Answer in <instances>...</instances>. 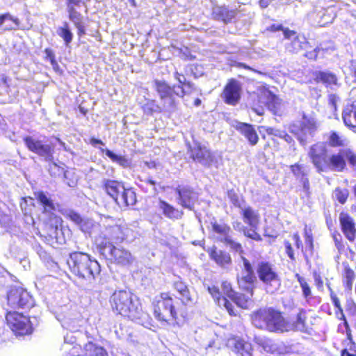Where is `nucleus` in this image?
<instances>
[{
    "mask_svg": "<svg viewBox=\"0 0 356 356\" xmlns=\"http://www.w3.org/2000/svg\"><path fill=\"white\" fill-rule=\"evenodd\" d=\"M70 271L79 278L92 283L99 275L100 265L95 259L81 252L71 253L67 260Z\"/></svg>",
    "mask_w": 356,
    "mask_h": 356,
    "instance_id": "f257e3e1",
    "label": "nucleus"
},
{
    "mask_svg": "<svg viewBox=\"0 0 356 356\" xmlns=\"http://www.w3.org/2000/svg\"><path fill=\"white\" fill-rule=\"evenodd\" d=\"M110 302L113 310L131 321L140 320L144 315L138 298L129 291H115L110 298Z\"/></svg>",
    "mask_w": 356,
    "mask_h": 356,
    "instance_id": "f03ea898",
    "label": "nucleus"
},
{
    "mask_svg": "<svg viewBox=\"0 0 356 356\" xmlns=\"http://www.w3.org/2000/svg\"><path fill=\"white\" fill-rule=\"evenodd\" d=\"M252 321L258 328L269 332L283 333L291 331L292 326L282 314L273 308H261L252 315Z\"/></svg>",
    "mask_w": 356,
    "mask_h": 356,
    "instance_id": "7ed1b4c3",
    "label": "nucleus"
},
{
    "mask_svg": "<svg viewBox=\"0 0 356 356\" xmlns=\"http://www.w3.org/2000/svg\"><path fill=\"white\" fill-rule=\"evenodd\" d=\"M154 314L157 320L173 326L181 327L184 321L177 317L173 298L169 293H162L157 298L154 303Z\"/></svg>",
    "mask_w": 356,
    "mask_h": 356,
    "instance_id": "20e7f679",
    "label": "nucleus"
},
{
    "mask_svg": "<svg viewBox=\"0 0 356 356\" xmlns=\"http://www.w3.org/2000/svg\"><path fill=\"white\" fill-rule=\"evenodd\" d=\"M104 188L120 207H128L135 204L136 193L131 189H125L124 185L118 181L105 180Z\"/></svg>",
    "mask_w": 356,
    "mask_h": 356,
    "instance_id": "39448f33",
    "label": "nucleus"
},
{
    "mask_svg": "<svg viewBox=\"0 0 356 356\" xmlns=\"http://www.w3.org/2000/svg\"><path fill=\"white\" fill-rule=\"evenodd\" d=\"M319 127L316 119L312 116L303 115L300 121L292 123L289 127L290 132L296 136L297 138L302 144L312 138Z\"/></svg>",
    "mask_w": 356,
    "mask_h": 356,
    "instance_id": "423d86ee",
    "label": "nucleus"
},
{
    "mask_svg": "<svg viewBox=\"0 0 356 356\" xmlns=\"http://www.w3.org/2000/svg\"><path fill=\"white\" fill-rule=\"evenodd\" d=\"M99 250L102 255L113 262L122 265L128 266L133 262L134 258L131 252L119 246L116 247L111 241L102 242L99 244Z\"/></svg>",
    "mask_w": 356,
    "mask_h": 356,
    "instance_id": "0eeeda50",
    "label": "nucleus"
},
{
    "mask_svg": "<svg viewBox=\"0 0 356 356\" xmlns=\"http://www.w3.org/2000/svg\"><path fill=\"white\" fill-rule=\"evenodd\" d=\"M6 321L8 327L15 335H26L33 331L34 322L30 318L17 312H9L6 315Z\"/></svg>",
    "mask_w": 356,
    "mask_h": 356,
    "instance_id": "6e6552de",
    "label": "nucleus"
},
{
    "mask_svg": "<svg viewBox=\"0 0 356 356\" xmlns=\"http://www.w3.org/2000/svg\"><path fill=\"white\" fill-rule=\"evenodd\" d=\"M308 156L317 172H326L328 155L327 148L323 143L319 142L312 145L309 147Z\"/></svg>",
    "mask_w": 356,
    "mask_h": 356,
    "instance_id": "1a4fd4ad",
    "label": "nucleus"
},
{
    "mask_svg": "<svg viewBox=\"0 0 356 356\" xmlns=\"http://www.w3.org/2000/svg\"><path fill=\"white\" fill-rule=\"evenodd\" d=\"M154 88L158 93L163 107L168 111H172L175 108V95L177 92V87H171L165 81L155 80Z\"/></svg>",
    "mask_w": 356,
    "mask_h": 356,
    "instance_id": "9d476101",
    "label": "nucleus"
},
{
    "mask_svg": "<svg viewBox=\"0 0 356 356\" xmlns=\"http://www.w3.org/2000/svg\"><path fill=\"white\" fill-rule=\"evenodd\" d=\"M257 273L259 280L266 285H280V278L274 266L266 261L258 262Z\"/></svg>",
    "mask_w": 356,
    "mask_h": 356,
    "instance_id": "9b49d317",
    "label": "nucleus"
},
{
    "mask_svg": "<svg viewBox=\"0 0 356 356\" xmlns=\"http://www.w3.org/2000/svg\"><path fill=\"white\" fill-rule=\"evenodd\" d=\"M241 85L235 79H230L224 88L221 97L227 104L236 105L241 96Z\"/></svg>",
    "mask_w": 356,
    "mask_h": 356,
    "instance_id": "f8f14e48",
    "label": "nucleus"
},
{
    "mask_svg": "<svg viewBox=\"0 0 356 356\" xmlns=\"http://www.w3.org/2000/svg\"><path fill=\"white\" fill-rule=\"evenodd\" d=\"M284 37L289 42L285 43L286 49L291 53H298L303 49H306L308 45L306 38L302 35H298L297 33L286 29L284 31Z\"/></svg>",
    "mask_w": 356,
    "mask_h": 356,
    "instance_id": "ddd939ff",
    "label": "nucleus"
},
{
    "mask_svg": "<svg viewBox=\"0 0 356 356\" xmlns=\"http://www.w3.org/2000/svg\"><path fill=\"white\" fill-rule=\"evenodd\" d=\"M27 148L44 157L47 161H51L53 159V149L49 145H44L41 141L33 139L31 136H27L24 138Z\"/></svg>",
    "mask_w": 356,
    "mask_h": 356,
    "instance_id": "4468645a",
    "label": "nucleus"
},
{
    "mask_svg": "<svg viewBox=\"0 0 356 356\" xmlns=\"http://www.w3.org/2000/svg\"><path fill=\"white\" fill-rule=\"evenodd\" d=\"M349 149H341L337 154L328 156L326 172L329 170L341 172L346 167L345 159L348 160Z\"/></svg>",
    "mask_w": 356,
    "mask_h": 356,
    "instance_id": "2eb2a0df",
    "label": "nucleus"
},
{
    "mask_svg": "<svg viewBox=\"0 0 356 356\" xmlns=\"http://www.w3.org/2000/svg\"><path fill=\"white\" fill-rule=\"evenodd\" d=\"M176 193L179 196L178 203L183 207L191 210L197 199V193L188 186H179L176 188Z\"/></svg>",
    "mask_w": 356,
    "mask_h": 356,
    "instance_id": "dca6fc26",
    "label": "nucleus"
},
{
    "mask_svg": "<svg viewBox=\"0 0 356 356\" xmlns=\"http://www.w3.org/2000/svg\"><path fill=\"white\" fill-rule=\"evenodd\" d=\"M290 169L296 179L302 184L304 191L308 193L310 188L308 179L309 168L304 164L295 163L290 165Z\"/></svg>",
    "mask_w": 356,
    "mask_h": 356,
    "instance_id": "f3484780",
    "label": "nucleus"
},
{
    "mask_svg": "<svg viewBox=\"0 0 356 356\" xmlns=\"http://www.w3.org/2000/svg\"><path fill=\"white\" fill-rule=\"evenodd\" d=\"M191 152V157L196 162L200 163L203 165H209L212 162V156L210 151L204 146L200 144L196 145L195 147H189Z\"/></svg>",
    "mask_w": 356,
    "mask_h": 356,
    "instance_id": "a211bd4d",
    "label": "nucleus"
},
{
    "mask_svg": "<svg viewBox=\"0 0 356 356\" xmlns=\"http://www.w3.org/2000/svg\"><path fill=\"white\" fill-rule=\"evenodd\" d=\"M339 222L341 230L348 240L353 241L356 236L355 223L353 219L347 213H341Z\"/></svg>",
    "mask_w": 356,
    "mask_h": 356,
    "instance_id": "6ab92c4d",
    "label": "nucleus"
},
{
    "mask_svg": "<svg viewBox=\"0 0 356 356\" xmlns=\"http://www.w3.org/2000/svg\"><path fill=\"white\" fill-rule=\"evenodd\" d=\"M237 13V10H229L224 6H216L212 9L213 18L218 21H222L225 24L231 22L236 17Z\"/></svg>",
    "mask_w": 356,
    "mask_h": 356,
    "instance_id": "aec40b11",
    "label": "nucleus"
},
{
    "mask_svg": "<svg viewBox=\"0 0 356 356\" xmlns=\"http://www.w3.org/2000/svg\"><path fill=\"white\" fill-rule=\"evenodd\" d=\"M234 127L238 131L244 136V137L248 140L250 145H255L258 143V135L252 124L236 122Z\"/></svg>",
    "mask_w": 356,
    "mask_h": 356,
    "instance_id": "412c9836",
    "label": "nucleus"
},
{
    "mask_svg": "<svg viewBox=\"0 0 356 356\" xmlns=\"http://www.w3.org/2000/svg\"><path fill=\"white\" fill-rule=\"evenodd\" d=\"M108 241L121 243L127 239L131 230L125 225H115L108 229Z\"/></svg>",
    "mask_w": 356,
    "mask_h": 356,
    "instance_id": "4be33fe9",
    "label": "nucleus"
},
{
    "mask_svg": "<svg viewBox=\"0 0 356 356\" xmlns=\"http://www.w3.org/2000/svg\"><path fill=\"white\" fill-rule=\"evenodd\" d=\"M212 231L216 239L222 243H225L232 236V230L225 223L211 222Z\"/></svg>",
    "mask_w": 356,
    "mask_h": 356,
    "instance_id": "5701e85b",
    "label": "nucleus"
},
{
    "mask_svg": "<svg viewBox=\"0 0 356 356\" xmlns=\"http://www.w3.org/2000/svg\"><path fill=\"white\" fill-rule=\"evenodd\" d=\"M241 213L245 223L248 224L250 227L258 228L260 216L257 211L250 207H246L241 208Z\"/></svg>",
    "mask_w": 356,
    "mask_h": 356,
    "instance_id": "b1692460",
    "label": "nucleus"
},
{
    "mask_svg": "<svg viewBox=\"0 0 356 356\" xmlns=\"http://www.w3.org/2000/svg\"><path fill=\"white\" fill-rule=\"evenodd\" d=\"M232 350L239 356H252V347L250 343L243 339H233L230 342Z\"/></svg>",
    "mask_w": 356,
    "mask_h": 356,
    "instance_id": "393cba45",
    "label": "nucleus"
},
{
    "mask_svg": "<svg viewBox=\"0 0 356 356\" xmlns=\"http://www.w3.org/2000/svg\"><path fill=\"white\" fill-rule=\"evenodd\" d=\"M342 118L346 126L356 127V101L346 106L343 111Z\"/></svg>",
    "mask_w": 356,
    "mask_h": 356,
    "instance_id": "a878e982",
    "label": "nucleus"
},
{
    "mask_svg": "<svg viewBox=\"0 0 356 356\" xmlns=\"http://www.w3.org/2000/svg\"><path fill=\"white\" fill-rule=\"evenodd\" d=\"M174 288L179 293V298L183 304L186 305H192L195 303L194 298L191 296L188 288L183 282H175Z\"/></svg>",
    "mask_w": 356,
    "mask_h": 356,
    "instance_id": "bb28decb",
    "label": "nucleus"
},
{
    "mask_svg": "<svg viewBox=\"0 0 356 356\" xmlns=\"http://www.w3.org/2000/svg\"><path fill=\"white\" fill-rule=\"evenodd\" d=\"M238 283L239 286L247 291H252L253 284L256 280L254 273L241 272L238 275Z\"/></svg>",
    "mask_w": 356,
    "mask_h": 356,
    "instance_id": "cd10ccee",
    "label": "nucleus"
},
{
    "mask_svg": "<svg viewBox=\"0 0 356 356\" xmlns=\"http://www.w3.org/2000/svg\"><path fill=\"white\" fill-rule=\"evenodd\" d=\"M314 79L316 82H321L327 87L332 88L337 85V78L336 75L330 72L318 71L314 73Z\"/></svg>",
    "mask_w": 356,
    "mask_h": 356,
    "instance_id": "c85d7f7f",
    "label": "nucleus"
},
{
    "mask_svg": "<svg viewBox=\"0 0 356 356\" xmlns=\"http://www.w3.org/2000/svg\"><path fill=\"white\" fill-rule=\"evenodd\" d=\"M266 97V106L275 115H281V100L270 91L264 94Z\"/></svg>",
    "mask_w": 356,
    "mask_h": 356,
    "instance_id": "c756f323",
    "label": "nucleus"
},
{
    "mask_svg": "<svg viewBox=\"0 0 356 356\" xmlns=\"http://www.w3.org/2000/svg\"><path fill=\"white\" fill-rule=\"evenodd\" d=\"M211 258L221 267H225L232 261L229 254L220 250L214 248L210 252Z\"/></svg>",
    "mask_w": 356,
    "mask_h": 356,
    "instance_id": "7c9ffc66",
    "label": "nucleus"
},
{
    "mask_svg": "<svg viewBox=\"0 0 356 356\" xmlns=\"http://www.w3.org/2000/svg\"><path fill=\"white\" fill-rule=\"evenodd\" d=\"M158 207L166 218L170 219H179L182 216L181 211L176 209L172 205L169 204L163 200L159 201Z\"/></svg>",
    "mask_w": 356,
    "mask_h": 356,
    "instance_id": "2f4dec72",
    "label": "nucleus"
},
{
    "mask_svg": "<svg viewBox=\"0 0 356 356\" xmlns=\"http://www.w3.org/2000/svg\"><path fill=\"white\" fill-rule=\"evenodd\" d=\"M255 342L266 353H275L278 351V344L269 338L258 337L255 338Z\"/></svg>",
    "mask_w": 356,
    "mask_h": 356,
    "instance_id": "473e14b6",
    "label": "nucleus"
},
{
    "mask_svg": "<svg viewBox=\"0 0 356 356\" xmlns=\"http://www.w3.org/2000/svg\"><path fill=\"white\" fill-rule=\"evenodd\" d=\"M327 143L332 147H343L346 145V139L337 131H331L327 134Z\"/></svg>",
    "mask_w": 356,
    "mask_h": 356,
    "instance_id": "72a5a7b5",
    "label": "nucleus"
},
{
    "mask_svg": "<svg viewBox=\"0 0 356 356\" xmlns=\"http://www.w3.org/2000/svg\"><path fill=\"white\" fill-rule=\"evenodd\" d=\"M22 290L23 289L20 287H13L8 293V303L13 309L19 307Z\"/></svg>",
    "mask_w": 356,
    "mask_h": 356,
    "instance_id": "f704fd0d",
    "label": "nucleus"
},
{
    "mask_svg": "<svg viewBox=\"0 0 356 356\" xmlns=\"http://www.w3.org/2000/svg\"><path fill=\"white\" fill-rule=\"evenodd\" d=\"M79 227L83 232L88 233L90 236H92L98 232L99 225L95 222L93 220L83 218Z\"/></svg>",
    "mask_w": 356,
    "mask_h": 356,
    "instance_id": "c9c22d12",
    "label": "nucleus"
},
{
    "mask_svg": "<svg viewBox=\"0 0 356 356\" xmlns=\"http://www.w3.org/2000/svg\"><path fill=\"white\" fill-rule=\"evenodd\" d=\"M102 152H104L106 156H108L113 162L119 164L120 166L127 168L130 165V161L125 156L116 154L108 149H102Z\"/></svg>",
    "mask_w": 356,
    "mask_h": 356,
    "instance_id": "e433bc0d",
    "label": "nucleus"
},
{
    "mask_svg": "<svg viewBox=\"0 0 356 356\" xmlns=\"http://www.w3.org/2000/svg\"><path fill=\"white\" fill-rule=\"evenodd\" d=\"M86 356H108L107 351L102 346L88 343L85 346Z\"/></svg>",
    "mask_w": 356,
    "mask_h": 356,
    "instance_id": "4c0bfd02",
    "label": "nucleus"
},
{
    "mask_svg": "<svg viewBox=\"0 0 356 356\" xmlns=\"http://www.w3.org/2000/svg\"><path fill=\"white\" fill-rule=\"evenodd\" d=\"M36 197L38 202L44 207L46 212H51L55 210V206L52 200L44 192H38L36 194Z\"/></svg>",
    "mask_w": 356,
    "mask_h": 356,
    "instance_id": "58836bf2",
    "label": "nucleus"
},
{
    "mask_svg": "<svg viewBox=\"0 0 356 356\" xmlns=\"http://www.w3.org/2000/svg\"><path fill=\"white\" fill-rule=\"evenodd\" d=\"M177 92H176V95L180 97H183L186 95H191L199 91L195 85L191 81H187L184 85L177 86Z\"/></svg>",
    "mask_w": 356,
    "mask_h": 356,
    "instance_id": "ea45409f",
    "label": "nucleus"
},
{
    "mask_svg": "<svg viewBox=\"0 0 356 356\" xmlns=\"http://www.w3.org/2000/svg\"><path fill=\"white\" fill-rule=\"evenodd\" d=\"M57 33L63 39L66 45H68L72 42L73 34L69 28L67 22H64L63 26L57 29Z\"/></svg>",
    "mask_w": 356,
    "mask_h": 356,
    "instance_id": "a19ab883",
    "label": "nucleus"
},
{
    "mask_svg": "<svg viewBox=\"0 0 356 356\" xmlns=\"http://www.w3.org/2000/svg\"><path fill=\"white\" fill-rule=\"evenodd\" d=\"M21 293V301L19 302V307L17 308H21L24 309L31 308L34 305V300L32 296L26 290L24 289Z\"/></svg>",
    "mask_w": 356,
    "mask_h": 356,
    "instance_id": "79ce46f5",
    "label": "nucleus"
},
{
    "mask_svg": "<svg viewBox=\"0 0 356 356\" xmlns=\"http://www.w3.org/2000/svg\"><path fill=\"white\" fill-rule=\"evenodd\" d=\"M343 277L345 286L348 289L350 290L353 286V283L355 280V275L354 271L348 265H344Z\"/></svg>",
    "mask_w": 356,
    "mask_h": 356,
    "instance_id": "37998d69",
    "label": "nucleus"
},
{
    "mask_svg": "<svg viewBox=\"0 0 356 356\" xmlns=\"http://www.w3.org/2000/svg\"><path fill=\"white\" fill-rule=\"evenodd\" d=\"M252 296V291L250 292V296H246L242 293H236L232 298L234 302L240 307L243 309H247L249 306V302L250 300V296Z\"/></svg>",
    "mask_w": 356,
    "mask_h": 356,
    "instance_id": "c03bdc74",
    "label": "nucleus"
},
{
    "mask_svg": "<svg viewBox=\"0 0 356 356\" xmlns=\"http://www.w3.org/2000/svg\"><path fill=\"white\" fill-rule=\"evenodd\" d=\"M305 312L302 309L298 314L296 321L293 324L291 323V330L303 331L305 329Z\"/></svg>",
    "mask_w": 356,
    "mask_h": 356,
    "instance_id": "a18cd8bd",
    "label": "nucleus"
},
{
    "mask_svg": "<svg viewBox=\"0 0 356 356\" xmlns=\"http://www.w3.org/2000/svg\"><path fill=\"white\" fill-rule=\"evenodd\" d=\"M75 341L76 339L72 334H67L66 336L64 337V343L61 347V350L63 353H67L68 355H71L72 353L68 352L76 348L75 346L74 345Z\"/></svg>",
    "mask_w": 356,
    "mask_h": 356,
    "instance_id": "49530a36",
    "label": "nucleus"
},
{
    "mask_svg": "<svg viewBox=\"0 0 356 356\" xmlns=\"http://www.w3.org/2000/svg\"><path fill=\"white\" fill-rule=\"evenodd\" d=\"M296 277L300 283V286L302 291V295L305 299H308L312 297V291L309 284H307L306 280L300 276L299 274H296Z\"/></svg>",
    "mask_w": 356,
    "mask_h": 356,
    "instance_id": "de8ad7c7",
    "label": "nucleus"
},
{
    "mask_svg": "<svg viewBox=\"0 0 356 356\" xmlns=\"http://www.w3.org/2000/svg\"><path fill=\"white\" fill-rule=\"evenodd\" d=\"M259 131L261 134L263 133H266L270 136H274L278 138H282V134L284 132V130L278 129L276 128L266 127V126H260L259 127Z\"/></svg>",
    "mask_w": 356,
    "mask_h": 356,
    "instance_id": "09e8293b",
    "label": "nucleus"
},
{
    "mask_svg": "<svg viewBox=\"0 0 356 356\" xmlns=\"http://www.w3.org/2000/svg\"><path fill=\"white\" fill-rule=\"evenodd\" d=\"M330 297L334 307L337 309L335 312L337 317L340 320H345V315L343 314V309L341 306L339 298L333 292H331Z\"/></svg>",
    "mask_w": 356,
    "mask_h": 356,
    "instance_id": "8fccbe9b",
    "label": "nucleus"
},
{
    "mask_svg": "<svg viewBox=\"0 0 356 356\" xmlns=\"http://www.w3.org/2000/svg\"><path fill=\"white\" fill-rule=\"evenodd\" d=\"M143 111L147 115H151L154 112H160V107L154 100H148L143 106Z\"/></svg>",
    "mask_w": 356,
    "mask_h": 356,
    "instance_id": "3c124183",
    "label": "nucleus"
},
{
    "mask_svg": "<svg viewBox=\"0 0 356 356\" xmlns=\"http://www.w3.org/2000/svg\"><path fill=\"white\" fill-rule=\"evenodd\" d=\"M67 10L69 13L70 19L74 25H79L82 23L83 16L80 13L76 11L75 8H72L71 7Z\"/></svg>",
    "mask_w": 356,
    "mask_h": 356,
    "instance_id": "603ef678",
    "label": "nucleus"
},
{
    "mask_svg": "<svg viewBox=\"0 0 356 356\" xmlns=\"http://www.w3.org/2000/svg\"><path fill=\"white\" fill-rule=\"evenodd\" d=\"M257 228L250 227L244 229L243 234L248 238H250L256 241H261L262 240L261 236L259 234L256 230Z\"/></svg>",
    "mask_w": 356,
    "mask_h": 356,
    "instance_id": "864d4df0",
    "label": "nucleus"
},
{
    "mask_svg": "<svg viewBox=\"0 0 356 356\" xmlns=\"http://www.w3.org/2000/svg\"><path fill=\"white\" fill-rule=\"evenodd\" d=\"M332 237L334 242L336 248L339 252H341L344 249V245L342 241L341 235L337 231H334L332 232Z\"/></svg>",
    "mask_w": 356,
    "mask_h": 356,
    "instance_id": "5fc2aeb1",
    "label": "nucleus"
},
{
    "mask_svg": "<svg viewBox=\"0 0 356 356\" xmlns=\"http://www.w3.org/2000/svg\"><path fill=\"white\" fill-rule=\"evenodd\" d=\"M65 215L66 216V217H67L70 220H71L72 222H74L79 226L82 222L83 218L80 216V214L75 212L73 210H66L65 212Z\"/></svg>",
    "mask_w": 356,
    "mask_h": 356,
    "instance_id": "6e6d98bb",
    "label": "nucleus"
},
{
    "mask_svg": "<svg viewBox=\"0 0 356 356\" xmlns=\"http://www.w3.org/2000/svg\"><path fill=\"white\" fill-rule=\"evenodd\" d=\"M334 195L341 204H343L348 196V191L347 189L337 188L334 192Z\"/></svg>",
    "mask_w": 356,
    "mask_h": 356,
    "instance_id": "4d7b16f0",
    "label": "nucleus"
},
{
    "mask_svg": "<svg viewBox=\"0 0 356 356\" xmlns=\"http://www.w3.org/2000/svg\"><path fill=\"white\" fill-rule=\"evenodd\" d=\"M226 245L229 247L232 250L237 252H243V248L241 245L232 240V236L225 243Z\"/></svg>",
    "mask_w": 356,
    "mask_h": 356,
    "instance_id": "13d9d810",
    "label": "nucleus"
},
{
    "mask_svg": "<svg viewBox=\"0 0 356 356\" xmlns=\"http://www.w3.org/2000/svg\"><path fill=\"white\" fill-rule=\"evenodd\" d=\"M220 305V304H222L223 306L225 307V309L227 310V312H229V314L232 316H236V313L234 312V305L233 304L229 302L227 299H226L225 298H222L220 300V303H219Z\"/></svg>",
    "mask_w": 356,
    "mask_h": 356,
    "instance_id": "bf43d9fd",
    "label": "nucleus"
},
{
    "mask_svg": "<svg viewBox=\"0 0 356 356\" xmlns=\"http://www.w3.org/2000/svg\"><path fill=\"white\" fill-rule=\"evenodd\" d=\"M208 291H209V293L212 296V297L214 299H216L218 300V303H220V300L222 298H220V293L219 291V289L216 286H209Z\"/></svg>",
    "mask_w": 356,
    "mask_h": 356,
    "instance_id": "052dcab7",
    "label": "nucleus"
},
{
    "mask_svg": "<svg viewBox=\"0 0 356 356\" xmlns=\"http://www.w3.org/2000/svg\"><path fill=\"white\" fill-rule=\"evenodd\" d=\"M222 287L224 293L229 298L234 297L235 292L232 290L229 282H224L222 284Z\"/></svg>",
    "mask_w": 356,
    "mask_h": 356,
    "instance_id": "680f3d73",
    "label": "nucleus"
},
{
    "mask_svg": "<svg viewBox=\"0 0 356 356\" xmlns=\"http://www.w3.org/2000/svg\"><path fill=\"white\" fill-rule=\"evenodd\" d=\"M243 261V270L242 272L254 273L250 262L244 257H241Z\"/></svg>",
    "mask_w": 356,
    "mask_h": 356,
    "instance_id": "e2e57ef3",
    "label": "nucleus"
},
{
    "mask_svg": "<svg viewBox=\"0 0 356 356\" xmlns=\"http://www.w3.org/2000/svg\"><path fill=\"white\" fill-rule=\"evenodd\" d=\"M320 51L321 49L319 47H316L312 51H307L305 56L310 60H316Z\"/></svg>",
    "mask_w": 356,
    "mask_h": 356,
    "instance_id": "0e129e2a",
    "label": "nucleus"
},
{
    "mask_svg": "<svg viewBox=\"0 0 356 356\" xmlns=\"http://www.w3.org/2000/svg\"><path fill=\"white\" fill-rule=\"evenodd\" d=\"M284 246H285L286 254L289 256V257L291 259L294 260L295 256H294V252H293V250L292 248L291 244L289 241H285Z\"/></svg>",
    "mask_w": 356,
    "mask_h": 356,
    "instance_id": "69168bd1",
    "label": "nucleus"
},
{
    "mask_svg": "<svg viewBox=\"0 0 356 356\" xmlns=\"http://www.w3.org/2000/svg\"><path fill=\"white\" fill-rule=\"evenodd\" d=\"M346 70H348L350 74L354 75L356 71V60H351L348 62Z\"/></svg>",
    "mask_w": 356,
    "mask_h": 356,
    "instance_id": "338daca9",
    "label": "nucleus"
},
{
    "mask_svg": "<svg viewBox=\"0 0 356 356\" xmlns=\"http://www.w3.org/2000/svg\"><path fill=\"white\" fill-rule=\"evenodd\" d=\"M229 197L231 202L233 203V204L235 207H238L241 208L239 198H238V196L236 193H232V192L229 193Z\"/></svg>",
    "mask_w": 356,
    "mask_h": 356,
    "instance_id": "774afa93",
    "label": "nucleus"
}]
</instances>
